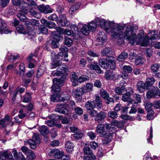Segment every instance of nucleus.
Returning <instances> with one entry per match:
<instances>
[{"instance_id":"obj_1","label":"nucleus","mask_w":160,"mask_h":160,"mask_svg":"<svg viewBox=\"0 0 160 160\" xmlns=\"http://www.w3.org/2000/svg\"><path fill=\"white\" fill-rule=\"evenodd\" d=\"M138 29H135L134 27L131 25L128 26L124 33V37L126 40H129V43L134 45L140 44L141 46L147 47L148 44V37H144V31L143 30H139L137 36L136 33Z\"/></svg>"},{"instance_id":"obj_2","label":"nucleus","mask_w":160,"mask_h":160,"mask_svg":"<svg viewBox=\"0 0 160 160\" xmlns=\"http://www.w3.org/2000/svg\"><path fill=\"white\" fill-rule=\"evenodd\" d=\"M95 21L99 22L100 27L103 28L106 32H111L112 36L114 38H116L120 36H122L123 26L118 23H115L113 22L106 21L104 19H101L98 18H96Z\"/></svg>"},{"instance_id":"obj_3","label":"nucleus","mask_w":160,"mask_h":160,"mask_svg":"<svg viewBox=\"0 0 160 160\" xmlns=\"http://www.w3.org/2000/svg\"><path fill=\"white\" fill-rule=\"evenodd\" d=\"M64 81H53L52 87V93L56 94L52 95L51 97L52 101L55 102L58 101L65 102L69 99L67 94L65 95L62 92H60V87L63 86Z\"/></svg>"},{"instance_id":"obj_4","label":"nucleus","mask_w":160,"mask_h":160,"mask_svg":"<svg viewBox=\"0 0 160 160\" xmlns=\"http://www.w3.org/2000/svg\"><path fill=\"white\" fill-rule=\"evenodd\" d=\"M61 62L57 61L53 62L51 64V68H52L58 67L57 69V71H52L51 76L55 77L53 79V80H60V78L59 77H61L63 74L66 72L68 69L67 66L65 65H61Z\"/></svg>"},{"instance_id":"obj_5","label":"nucleus","mask_w":160,"mask_h":160,"mask_svg":"<svg viewBox=\"0 0 160 160\" xmlns=\"http://www.w3.org/2000/svg\"><path fill=\"white\" fill-rule=\"evenodd\" d=\"M105 78L107 79H127L128 76L127 73H122L119 75H114L111 70H107L105 72Z\"/></svg>"},{"instance_id":"obj_6","label":"nucleus","mask_w":160,"mask_h":160,"mask_svg":"<svg viewBox=\"0 0 160 160\" xmlns=\"http://www.w3.org/2000/svg\"><path fill=\"white\" fill-rule=\"evenodd\" d=\"M155 81H146L145 82L140 81L137 83L138 88L139 92H143L145 89H148L154 82Z\"/></svg>"},{"instance_id":"obj_7","label":"nucleus","mask_w":160,"mask_h":160,"mask_svg":"<svg viewBox=\"0 0 160 160\" xmlns=\"http://www.w3.org/2000/svg\"><path fill=\"white\" fill-rule=\"evenodd\" d=\"M39 136L38 133H35L33 136L32 140H29L27 141V143L30 145L31 148L34 149L36 147V145L40 143Z\"/></svg>"},{"instance_id":"obj_8","label":"nucleus","mask_w":160,"mask_h":160,"mask_svg":"<svg viewBox=\"0 0 160 160\" xmlns=\"http://www.w3.org/2000/svg\"><path fill=\"white\" fill-rule=\"evenodd\" d=\"M147 97L148 98H158L160 97V90L157 87H154L147 92Z\"/></svg>"},{"instance_id":"obj_9","label":"nucleus","mask_w":160,"mask_h":160,"mask_svg":"<svg viewBox=\"0 0 160 160\" xmlns=\"http://www.w3.org/2000/svg\"><path fill=\"white\" fill-rule=\"evenodd\" d=\"M48 154L51 157H53L57 159H59L62 158L64 154V153L60 152L58 149H54L51 150L49 152Z\"/></svg>"},{"instance_id":"obj_10","label":"nucleus","mask_w":160,"mask_h":160,"mask_svg":"<svg viewBox=\"0 0 160 160\" xmlns=\"http://www.w3.org/2000/svg\"><path fill=\"white\" fill-rule=\"evenodd\" d=\"M38 10L41 13L47 14L52 12V9L49 5L42 4L37 6Z\"/></svg>"},{"instance_id":"obj_11","label":"nucleus","mask_w":160,"mask_h":160,"mask_svg":"<svg viewBox=\"0 0 160 160\" xmlns=\"http://www.w3.org/2000/svg\"><path fill=\"white\" fill-rule=\"evenodd\" d=\"M7 24L5 21L0 19V32L1 33L8 34L11 32V31L7 28Z\"/></svg>"},{"instance_id":"obj_12","label":"nucleus","mask_w":160,"mask_h":160,"mask_svg":"<svg viewBox=\"0 0 160 160\" xmlns=\"http://www.w3.org/2000/svg\"><path fill=\"white\" fill-rule=\"evenodd\" d=\"M129 90H130L129 92H127L123 95L122 99L123 101L132 103L133 102V100L130 98V97L131 94L133 92L131 88H129Z\"/></svg>"},{"instance_id":"obj_13","label":"nucleus","mask_w":160,"mask_h":160,"mask_svg":"<svg viewBox=\"0 0 160 160\" xmlns=\"http://www.w3.org/2000/svg\"><path fill=\"white\" fill-rule=\"evenodd\" d=\"M65 105L64 106L63 104H58L56 107L55 111L56 112L61 113L67 115L69 113V110L66 108Z\"/></svg>"},{"instance_id":"obj_14","label":"nucleus","mask_w":160,"mask_h":160,"mask_svg":"<svg viewBox=\"0 0 160 160\" xmlns=\"http://www.w3.org/2000/svg\"><path fill=\"white\" fill-rule=\"evenodd\" d=\"M126 85V83L124 81H122L120 83V85L121 87L116 88L115 90V92L119 95H121L123 93L126 91L127 90L125 88V86Z\"/></svg>"},{"instance_id":"obj_15","label":"nucleus","mask_w":160,"mask_h":160,"mask_svg":"<svg viewBox=\"0 0 160 160\" xmlns=\"http://www.w3.org/2000/svg\"><path fill=\"white\" fill-rule=\"evenodd\" d=\"M107 36L104 32H99L96 36L97 40L99 42V44L102 45L106 41Z\"/></svg>"},{"instance_id":"obj_16","label":"nucleus","mask_w":160,"mask_h":160,"mask_svg":"<svg viewBox=\"0 0 160 160\" xmlns=\"http://www.w3.org/2000/svg\"><path fill=\"white\" fill-rule=\"evenodd\" d=\"M85 92L83 88H78L77 89L73 90L72 95L75 98L79 99L81 98L82 96Z\"/></svg>"},{"instance_id":"obj_17","label":"nucleus","mask_w":160,"mask_h":160,"mask_svg":"<svg viewBox=\"0 0 160 160\" xmlns=\"http://www.w3.org/2000/svg\"><path fill=\"white\" fill-rule=\"evenodd\" d=\"M14 160L10 152H3L0 153V160Z\"/></svg>"},{"instance_id":"obj_18","label":"nucleus","mask_w":160,"mask_h":160,"mask_svg":"<svg viewBox=\"0 0 160 160\" xmlns=\"http://www.w3.org/2000/svg\"><path fill=\"white\" fill-rule=\"evenodd\" d=\"M62 117L57 114H52L50 116V118L52 120H49L47 121L48 125L50 127H52L54 125V122L52 120H57L60 119Z\"/></svg>"},{"instance_id":"obj_19","label":"nucleus","mask_w":160,"mask_h":160,"mask_svg":"<svg viewBox=\"0 0 160 160\" xmlns=\"http://www.w3.org/2000/svg\"><path fill=\"white\" fill-rule=\"evenodd\" d=\"M61 19L58 21L59 25L61 26H68L70 24L69 22L66 20V16L63 14L60 16Z\"/></svg>"},{"instance_id":"obj_20","label":"nucleus","mask_w":160,"mask_h":160,"mask_svg":"<svg viewBox=\"0 0 160 160\" xmlns=\"http://www.w3.org/2000/svg\"><path fill=\"white\" fill-rule=\"evenodd\" d=\"M53 39L52 41L51 47L53 48H56L59 47V41L60 40V37L58 34L56 36L53 37Z\"/></svg>"},{"instance_id":"obj_21","label":"nucleus","mask_w":160,"mask_h":160,"mask_svg":"<svg viewBox=\"0 0 160 160\" xmlns=\"http://www.w3.org/2000/svg\"><path fill=\"white\" fill-rule=\"evenodd\" d=\"M96 131L101 137H104L106 134L104 125L102 124L98 125L96 128Z\"/></svg>"},{"instance_id":"obj_22","label":"nucleus","mask_w":160,"mask_h":160,"mask_svg":"<svg viewBox=\"0 0 160 160\" xmlns=\"http://www.w3.org/2000/svg\"><path fill=\"white\" fill-rule=\"evenodd\" d=\"M40 21L42 24L49 28H54L56 25L54 22L48 21V20L44 18L41 19Z\"/></svg>"},{"instance_id":"obj_23","label":"nucleus","mask_w":160,"mask_h":160,"mask_svg":"<svg viewBox=\"0 0 160 160\" xmlns=\"http://www.w3.org/2000/svg\"><path fill=\"white\" fill-rule=\"evenodd\" d=\"M25 67L24 63L23 62L20 63L19 67V71L16 72V74L20 76H23L25 74Z\"/></svg>"},{"instance_id":"obj_24","label":"nucleus","mask_w":160,"mask_h":160,"mask_svg":"<svg viewBox=\"0 0 160 160\" xmlns=\"http://www.w3.org/2000/svg\"><path fill=\"white\" fill-rule=\"evenodd\" d=\"M60 52L58 54V57L59 59H62L60 58V57L64 56V57H67V52L68 48L65 47H61L59 48Z\"/></svg>"},{"instance_id":"obj_25","label":"nucleus","mask_w":160,"mask_h":160,"mask_svg":"<svg viewBox=\"0 0 160 160\" xmlns=\"http://www.w3.org/2000/svg\"><path fill=\"white\" fill-rule=\"evenodd\" d=\"M56 29L57 33V34L58 35L60 33H63L64 34H66L69 36L71 35V31L69 29H66L64 30L59 27H56Z\"/></svg>"},{"instance_id":"obj_26","label":"nucleus","mask_w":160,"mask_h":160,"mask_svg":"<svg viewBox=\"0 0 160 160\" xmlns=\"http://www.w3.org/2000/svg\"><path fill=\"white\" fill-rule=\"evenodd\" d=\"M85 107L88 110L94 109L96 107L95 102L94 101H88L86 103Z\"/></svg>"},{"instance_id":"obj_27","label":"nucleus","mask_w":160,"mask_h":160,"mask_svg":"<svg viewBox=\"0 0 160 160\" xmlns=\"http://www.w3.org/2000/svg\"><path fill=\"white\" fill-rule=\"evenodd\" d=\"M113 52L111 49L109 48H104L102 51V53L103 56L111 57L112 55Z\"/></svg>"},{"instance_id":"obj_28","label":"nucleus","mask_w":160,"mask_h":160,"mask_svg":"<svg viewBox=\"0 0 160 160\" xmlns=\"http://www.w3.org/2000/svg\"><path fill=\"white\" fill-rule=\"evenodd\" d=\"M106 113L103 111H101L98 113L97 116L94 119L95 121H101L103 120L106 117Z\"/></svg>"},{"instance_id":"obj_29","label":"nucleus","mask_w":160,"mask_h":160,"mask_svg":"<svg viewBox=\"0 0 160 160\" xmlns=\"http://www.w3.org/2000/svg\"><path fill=\"white\" fill-rule=\"evenodd\" d=\"M90 68L92 70H95L98 73H101L102 72L100 68L96 63H92L90 65Z\"/></svg>"},{"instance_id":"obj_30","label":"nucleus","mask_w":160,"mask_h":160,"mask_svg":"<svg viewBox=\"0 0 160 160\" xmlns=\"http://www.w3.org/2000/svg\"><path fill=\"white\" fill-rule=\"evenodd\" d=\"M81 3L78 2L76 4L71 6L69 10V12L70 14L74 13L80 7Z\"/></svg>"},{"instance_id":"obj_31","label":"nucleus","mask_w":160,"mask_h":160,"mask_svg":"<svg viewBox=\"0 0 160 160\" xmlns=\"http://www.w3.org/2000/svg\"><path fill=\"white\" fill-rule=\"evenodd\" d=\"M108 61L104 58L100 59L99 64L101 67L105 69H107L108 67Z\"/></svg>"},{"instance_id":"obj_32","label":"nucleus","mask_w":160,"mask_h":160,"mask_svg":"<svg viewBox=\"0 0 160 160\" xmlns=\"http://www.w3.org/2000/svg\"><path fill=\"white\" fill-rule=\"evenodd\" d=\"M74 148L73 144L69 141L66 142L65 145V148L67 151L70 153L72 152Z\"/></svg>"},{"instance_id":"obj_33","label":"nucleus","mask_w":160,"mask_h":160,"mask_svg":"<svg viewBox=\"0 0 160 160\" xmlns=\"http://www.w3.org/2000/svg\"><path fill=\"white\" fill-rule=\"evenodd\" d=\"M67 100L68 101L65 104V107H67V108L70 110L73 109L76 105L75 102L72 100L68 99Z\"/></svg>"},{"instance_id":"obj_34","label":"nucleus","mask_w":160,"mask_h":160,"mask_svg":"<svg viewBox=\"0 0 160 160\" xmlns=\"http://www.w3.org/2000/svg\"><path fill=\"white\" fill-rule=\"evenodd\" d=\"M39 131L41 134L43 135H46L49 132V130L47 126L43 125L39 127Z\"/></svg>"},{"instance_id":"obj_35","label":"nucleus","mask_w":160,"mask_h":160,"mask_svg":"<svg viewBox=\"0 0 160 160\" xmlns=\"http://www.w3.org/2000/svg\"><path fill=\"white\" fill-rule=\"evenodd\" d=\"M95 101L97 109L98 110L100 109L102 106V101L101 98L98 96H96Z\"/></svg>"},{"instance_id":"obj_36","label":"nucleus","mask_w":160,"mask_h":160,"mask_svg":"<svg viewBox=\"0 0 160 160\" xmlns=\"http://www.w3.org/2000/svg\"><path fill=\"white\" fill-rule=\"evenodd\" d=\"M81 31L83 34L88 35L89 33L90 30L88 25L84 24L81 28Z\"/></svg>"},{"instance_id":"obj_37","label":"nucleus","mask_w":160,"mask_h":160,"mask_svg":"<svg viewBox=\"0 0 160 160\" xmlns=\"http://www.w3.org/2000/svg\"><path fill=\"white\" fill-rule=\"evenodd\" d=\"M108 115L109 118L112 119H115L118 117L117 112L113 110H111L108 111Z\"/></svg>"},{"instance_id":"obj_38","label":"nucleus","mask_w":160,"mask_h":160,"mask_svg":"<svg viewBox=\"0 0 160 160\" xmlns=\"http://www.w3.org/2000/svg\"><path fill=\"white\" fill-rule=\"evenodd\" d=\"M128 55L126 52H124L118 56L117 59L119 61L122 62L128 57Z\"/></svg>"},{"instance_id":"obj_39","label":"nucleus","mask_w":160,"mask_h":160,"mask_svg":"<svg viewBox=\"0 0 160 160\" xmlns=\"http://www.w3.org/2000/svg\"><path fill=\"white\" fill-rule=\"evenodd\" d=\"M19 55L17 54H12L9 56L8 59V61L11 62H12L17 59L19 58Z\"/></svg>"},{"instance_id":"obj_40","label":"nucleus","mask_w":160,"mask_h":160,"mask_svg":"<svg viewBox=\"0 0 160 160\" xmlns=\"http://www.w3.org/2000/svg\"><path fill=\"white\" fill-rule=\"evenodd\" d=\"M110 133L108 134L106 133V134L104 136V140L107 143H108L111 141L112 139V132H109Z\"/></svg>"},{"instance_id":"obj_41","label":"nucleus","mask_w":160,"mask_h":160,"mask_svg":"<svg viewBox=\"0 0 160 160\" xmlns=\"http://www.w3.org/2000/svg\"><path fill=\"white\" fill-rule=\"evenodd\" d=\"M97 24L95 21H92L88 24V26L90 31H94L95 30Z\"/></svg>"},{"instance_id":"obj_42","label":"nucleus","mask_w":160,"mask_h":160,"mask_svg":"<svg viewBox=\"0 0 160 160\" xmlns=\"http://www.w3.org/2000/svg\"><path fill=\"white\" fill-rule=\"evenodd\" d=\"M22 98V102L26 103L30 101L31 98V96L28 93H26Z\"/></svg>"},{"instance_id":"obj_43","label":"nucleus","mask_w":160,"mask_h":160,"mask_svg":"<svg viewBox=\"0 0 160 160\" xmlns=\"http://www.w3.org/2000/svg\"><path fill=\"white\" fill-rule=\"evenodd\" d=\"M38 31L39 33H41L46 34L48 33L47 28L42 25H41L39 26Z\"/></svg>"},{"instance_id":"obj_44","label":"nucleus","mask_w":160,"mask_h":160,"mask_svg":"<svg viewBox=\"0 0 160 160\" xmlns=\"http://www.w3.org/2000/svg\"><path fill=\"white\" fill-rule=\"evenodd\" d=\"M112 125L116 126L118 128H121L123 126V124L116 120H112L111 122Z\"/></svg>"},{"instance_id":"obj_45","label":"nucleus","mask_w":160,"mask_h":160,"mask_svg":"<svg viewBox=\"0 0 160 160\" xmlns=\"http://www.w3.org/2000/svg\"><path fill=\"white\" fill-rule=\"evenodd\" d=\"M83 151L84 154L91 155H92L93 152L90 148L88 147H85L83 149Z\"/></svg>"},{"instance_id":"obj_46","label":"nucleus","mask_w":160,"mask_h":160,"mask_svg":"<svg viewBox=\"0 0 160 160\" xmlns=\"http://www.w3.org/2000/svg\"><path fill=\"white\" fill-rule=\"evenodd\" d=\"M10 0H0V6L1 8H4L8 6Z\"/></svg>"},{"instance_id":"obj_47","label":"nucleus","mask_w":160,"mask_h":160,"mask_svg":"<svg viewBox=\"0 0 160 160\" xmlns=\"http://www.w3.org/2000/svg\"><path fill=\"white\" fill-rule=\"evenodd\" d=\"M144 58L140 56L138 57L135 59V63L136 65L142 64L144 62Z\"/></svg>"},{"instance_id":"obj_48","label":"nucleus","mask_w":160,"mask_h":160,"mask_svg":"<svg viewBox=\"0 0 160 160\" xmlns=\"http://www.w3.org/2000/svg\"><path fill=\"white\" fill-rule=\"evenodd\" d=\"M64 38V44L67 45L69 47L71 46L72 42V40L69 38H68L67 37H65Z\"/></svg>"},{"instance_id":"obj_49","label":"nucleus","mask_w":160,"mask_h":160,"mask_svg":"<svg viewBox=\"0 0 160 160\" xmlns=\"http://www.w3.org/2000/svg\"><path fill=\"white\" fill-rule=\"evenodd\" d=\"M160 67V65L158 63L153 64L151 66V70L153 72H156L158 71L159 68Z\"/></svg>"},{"instance_id":"obj_50","label":"nucleus","mask_w":160,"mask_h":160,"mask_svg":"<svg viewBox=\"0 0 160 160\" xmlns=\"http://www.w3.org/2000/svg\"><path fill=\"white\" fill-rule=\"evenodd\" d=\"M151 34V37L150 38V40H153L155 39L158 37V35L157 33L156 32L153 31L152 32H150L148 34Z\"/></svg>"},{"instance_id":"obj_51","label":"nucleus","mask_w":160,"mask_h":160,"mask_svg":"<svg viewBox=\"0 0 160 160\" xmlns=\"http://www.w3.org/2000/svg\"><path fill=\"white\" fill-rule=\"evenodd\" d=\"M17 16L22 22H24L27 19L26 17L23 14L17 13Z\"/></svg>"},{"instance_id":"obj_52","label":"nucleus","mask_w":160,"mask_h":160,"mask_svg":"<svg viewBox=\"0 0 160 160\" xmlns=\"http://www.w3.org/2000/svg\"><path fill=\"white\" fill-rule=\"evenodd\" d=\"M44 72V70L42 69L41 67H39L37 71L36 75V78L37 79H39V78L42 75Z\"/></svg>"},{"instance_id":"obj_53","label":"nucleus","mask_w":160,"mask_h":160,"mask_svg":"<svg viewBox=\"0 0 160 160\" xmlns=\"http://www.w3.org/2000/svg\"><path fill=\"white\" fill-rule=\"evenodd\" d=\"M27 158L30 160L34 159L36 157L34 153L31 150L27 154Z\"/></svg>"},{"instance_id":"obj_54","label":"nucleus","mask_w":160,"mask_h":160,"mask_svg":"<svg viewBox=\"0 0 160 160\" xmlns=\"http://www.w3.org/2000/svg\"><path fill=\"white\" fill-rule=\"evenodd\" d=\"M136 107L137 103H135L134 104H133L131 107V110L129 112V113L130 114L135 113L137 111Z\"/></svg>"},{"instance_id":"obj_55","label":"nucleus","mask_w":160,"mask_h":160,"mask_svg":"<svg viewBox=\"0 0 160 160\" xmlns=\"http://www.w3.org/2000/svg\"><path fill=\"white\" fill-rule=\"evenodd\" d=\"M108 67L110 66V68L112 69H114L116 68V63L112 60H109L108 61Z\"/></svg>"},{"instance_id":"obj_56","label":"nucleus","mask_w":160,"mask_h":160,"mask_svg":"<svg viewBox=\"0 0 160 160\" xmlns=\"http://www.w3.org/2000/svg\"><path fill=\"white\" fill-rule=\"evenodd\" d=\"M153 105H152L150 102H148L146 103L145 106V108L147 111V112H150L151 111H153L152 110Z\"/></svg>"},{"instance_id":"obj_57","label":"nucleus","mask_w":160,"mask_h":160,"mask_svg":"<svg viewBox=\"0 0 160 160\" xmlns=\"http://www.w3.org/2000/svg\"><path fill=\"white\" fill-rule=\"evenodd\" d=\"M101 94L102 97L105 99H107L109 97L108 93L105 90L101 91Z\"/></svg>"},{"instance_id":"obj_58","label":"nucleus","mask_w":160,"mask_h":160,"mask_svg":"<svg viewBox=\"0 0 160 160\" xmlns=\"http://www.w3.org/2000/svg\"><path fill=\"white\" fill-rule=\"evenodd\" d=\"M25 88H23L18 87L15 90L14 93H15V95H17L18 92L22 93L25 91Z\"/></svg>"},{"instance_id":"obj_59","label":"nucleus","mask_w":160,"mask_h":160,"mask_svg":"<svg viewBox=\"0 0 160 160\" xmlns=\"http://www.w3.org/2000/svg\"><path fill=\"white\" fill-rule=\"evenodd\" d=\"M74 111L75 113L78 115H81L83 113L82 109L78 107H77L74 109Z\"/></svg>"},{"instance_id":"obj_60","label":"nucleus","mask_w":160,"mask_h":160,"mask_svg":"<svg viewBox=\"0 0 160 160\" xmlns=\"http://www.w3.org/2000/svg\"><path fill=\"white\" fill-rule=\"evenodd\" d=\"M90 145L92 149L95 150L98 147V144L94 141L91 142Z\"/></svg>"},{"instance_id":"obj_61","label":"nucleus","mask_w":160,"mask_h":160,"mask_svg":"<svg viewBox=\"0 0 160 160\" xmlns=\"http://www.w3.org/2000/svg\"><path fill=\"white\" fill-rule=\"evenodd\" d=\"M87 134L91 140H94L96 137V134L92 131H89L87 132Z\"/></svg>"},{"instance_id":"obj_62","label":"nucleus","mask_w":160,"mask_h":160,"mask_svg":"<svg viewBox=\"0 0 160 160\" xmlns=\"http://www.w3.org/2000/svg\"><path fill=\"white\" fill-rule=\"evenodd\" d=\"M30 12L32 16L36 18H39L40 17V14L34 10H31L30 11Z\"/></svg>"},{"instance_id":"obj_63","label":"nucleus","mask_w":160,"mask_h":160,"mask_svg":"<svg viewBox=\"0 0 160 160\" xmlns=\"http://www.w3.org/2000/svg\"><path fill=\"white\" fill-rule=\"evenodd\" d=\"M123 71L126 72L130 73L132 71V68L129 66H124L123 67Z\"/></svg>"},{"instance_id":"obj_64","label":"nucleus","mask_w":160,"mask_h":160,"mask_svg":"<svg viewBox=\"0 0 160 160\" xmlns=\"http://www.w3.org/2000/svg\"><path fill=\"white\" fill-rule=\"evenodd\" d=\"M83 136L82 134L80 132H76L73 135L74 138L78 140L82 138Z\"/></svg>"}]
</instances>
